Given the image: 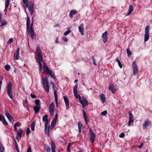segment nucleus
Masks as SVG:
<instances>
[{
  "label": "nucleus",
  "mask_w": 152,
  "mask_h": 152,
  "mask_svg": "<svg viewBox=\"0 0 152 152\" xmlns=\"http://www.w3.org/2000/svg\"><path fill=\"white\" fill-rule=\"evenodd\" d=\"M43 69L45 73H48L49 72H51L48 67L45 64L43 66Z\"/></svg>",
  "instance_id": "21"
},
{
  "label": "nucleus",
  "mask_w": 152,
  "mask_h": 152,
  "mask_svg": "<svg viewBox=\"0 0 152 152\" xmlns=\"http://www.w3.org/2000/svg\"><path fill=\"white\" fill-rule=\"evenodd\" d=\"M129 121L128 122V126H130L131 124L133 123L134 121V116L132 113L129 111Z\"/></svg>",
  "instance_id": "8"
},
{
  "label": "nucleus",
  "mask_w": 152,
  "mask_h": 152,
  "mask_svg": "<svg viewBox=\"0 0 152 152\" xmlns=\"http://www.w3.org/2000/svg\"><path fill=\"white\" fill-rule=\"evenodd\" d=\"M68 30L65 32L64 33V35L65 36H66L69 34L71 32V30H69V28H68Z\"/></svg>",
  "instance_id": "44"
},
{
  "label": "nucleus",
  "mask_w": 152,
  "mask_h": 152,
  "mask_svg": "<svg viewBox=\"0 0 152 152\" xmlns=\"http://www.w3.org/2000/svg\"><path fill=\"white\" fill-rule=\"evenodd\" d=\"M36 52L37 55L42 54L41 50L39 47H37L36 48Z\"/></svg>",
  "instance_id": "27"
},
{
  "label": "nucleus",
  "mask_w": 152,
  "mask_h": 152,
  "mask_svg": "<svg viewBox=\"0 0 152 152\" xmlns=\"http://www.w3.org/2000/svg\"><path fill=\"white\" fill-rule=\"evenodd\" d=\"M12 84L11 82H9L7 85V93L10 98L12 100L13 99V93L12 90Z\"/></svg>",
  "instance_id": "2"
},
{
  "label": "nucleus",
  "mask_w": 152,
  "mask_h": 152,
  "mask_svg": "<svg viewBox=\"0 0 152 152\" xmlns=\"http://www.w3.org/2000/svg\"><path fill=\"white\" fill-rule=\"evenodd\" d=\"M143 145H144V143L143 142H142L141 144V145H140L138 146V148L139 149H141L142 148V147Z\"/></svg>",
  "instance_id": "59"
},
{
  "label": "nucleus",
  "mask_w": 152,
  "mask_h": 152,
  "mask_svg": "<svg viewBox=\"0 0 152 152\" xmlns=\"http://www.w3.org/2000/svg\"><path fill=\"white\" fill-rule=\"evenodd\" d=\"M151 122L147 120H145L143 124H142V127L144 129L147 128L149 125H151Z\"/></svg>",
  "instance_id": "11"
},
{
  "label": "nucleus",
  "mask_w": 152,
  "mask_h": 152,
  "mask_svg": "<svg viewBox=\"0 0 152 152\" xmlns=\"http://www.w3.org/2000/svg\"><path fill=\"white\" fill-rule=\"evenodd\" d=\"M7 23V22L4 20H2L1 21V24L0 26L1 27L4 25H6Z\"/></svg>",
  "instance_id": "42"
},
{
  "label": "nucleus",
  "mask_w": 152,
  "mask_h": 152,
  "mask_svg": "<svg viewBox=\"0 0 152 152\" xmlns=\"http://www.w3.org/2000/svg\"><path fill=\"white\" fill-rule=\"evenodd\" d=\"M50 113L51 116L53 115L54 113V110H50Z\"/></svg>",
  "instance_id": "56"
},
{
  "label": "nucleus",
  "mask_w": 152,
  "mask_h": 152,
  "mask_svg": "<svg viewBox=\"0 0 152 152\" xmlns=\"http://www.w3.org/2000/svg\"><path fill=\"white\" fill-rule=\"evenodd\" d=\"M71 144L70 143H69L68 144L67 147L66 148V150L67 151V152H70V148L71 146Z\"/></svg>",
  "instance_id": "43"
},
{
  "label": "nucleus",
  "mask_w": 152,
  "mask_h": 152,
  "mask_svg": "<svg viewBox=\"0 0 152 152\" xmlns=\"http://www.w3.org/2000/svg\"><path fill=\"white\" fill-rule=\"evenodd\" d=\"M83 125L82 124H80V123H78V128H81V127Z\"/></svg>",
  "instance_id": "62"
},
{
  "label": "nucleus",
  "mask_w": 152,
  "mask_h": 152,
  "mask_svg": "<svg viewBox=\"0 0 152 152\" xmlns=\"http://www.w3.org/2000/svg\"><path fill=\"white\" fill-rule=\"evenodd\" d=\"M150 27L149 26H147L145 29V35L144 37V41H147L149 38V31Z\"/></svg>",
  "instance_id": "4"
},
{
  "label": "nucleus",
  "mask_w": 152,
  "mask_h": 152,
  "mask_svg": "<svg viewBox=\"0 0 152 152\" xmlns=\"http://www.w3.org/2000/svg\"><path fill=\"white\" fill-rule=\"evenodd\" d=\"M19 48H18L16 51L14 53V60H17L19 59Z\"/></svg>",
  "instance_id": "15"
},
{
  "label": "nucleus",
  "mask_w": 152,
  "mask_h": 152,
  "mask_svg": "<svg viewBox=\"0 0 152 152\" xmlns=\"http://www.w3.org/2000/svg\"><path fill=\"white\" fill-rule=\"evenodd\" d=\"M27 152H31V148L30 147H29L28 149Z\"/></svg>",
  "instance_id": "63"
},
{
  "label": "nucleus",
  "mask_w": 152,
  "mask_h": 152,
  "mask_svg": "<svg viewBox=\"0 0 152 152\" xmlns=\"http://www.w3.org/2000/svg\"><path fill=\"white\" fill-rule=\"evenodd\" d=\"M100 97L102 103V104L104 103L106 99V97L104 94H101L100 95Z\"/></svg>",
  "instance_id": "19"
},
{
  "label": "nucleus",
  "mask_w": 152,
  "mask_h": 152,
  "mask_svg": "<svg viewBox=\"0 0 152 152\" xmlns=\"http://www.w3.org/2000/svg\"><path fill=\"white\" fill-rule=\"evenodd\" d=\"M10 66L8 65L7 64L6 65L5 68L7 71H9L10 69Z\"/></svg>",
  "instance_id": "47"
},
{
  "label": "nucleus",
  "mask_w": 152,
  "mask_h": 152,
  "mask_svg": "<svg viewBox=\"0 0 152 152\" xmlns=\"http://www.w3.org/2000/svg\"><path fill=\"white\" fill-rule=\"evenodd\" d=\"M41 107L40 106H35L34 107V110L35 112V114H37L39 111Z\"/></svg>",
  "instance_id": "23"
},
{
  "label": "nucleus",
  "mask_w": 152,
  "mask_h": 152,
  "mask_svg": "<svg viewBox=\"0 0 152 152\" xmlns=\"http://www.w3.org/2000/svg\"><path fill=\"white\" fill-rule=\"evenodd\" d=\"M77 85L76 84L75 86L73 89V93L75 97L77 98H78L80 102L83 105V104L81 99V97L80 96V95L78 94L77 91Z\"/></svg>",
  "instance_id": "3"
},
{
  "label": "nucleus",
  "mask_w": 152,
  "mask_h": 152,
  "mask_svg": "<svg viewBox=\"0 0 152 152\" xmlns=\"http://www.w3.org/2000/svg\"><path fill=\"white\" fill-rule=\"evenodd\" d=\"M31 97L33 99H35L37 97L36 96V95L32 94H31Z\"/></svg>",
  "instance_id": "60"
},
{
  "label": "nucleus",
  "mask_w": 152,
  "mask_h": 152,
  "mask_svg": "<svg viewBox=\"0 0 152 152\" xmlns=\"http://www.w3.org/2000/svg\"><path fill=\"white\" fill-rule=\"evenodd\" d=\"M10 0H6L5 3V7H8L9 6Z\"/></svg>",
  "instance_id": "40"
},
{
  "label": "nucleus",
  "mask_w": 152,
  "mask_h": 152,
  "mask_svg": "<svg viewBox=\"0 0 152 152\" xmlns=\"http://www.w3.org/2000/svg\"><path fill=\"white\" fill-rule=\"evenodd\" d=\"M53 84V86L52 87L53 89V90H54V96H55V100L56 103V106L57 107H58V96L57 95V91L56 90H55V86L54 84L52 83Z\"/></svg>",
  "instance_id": "6"
},
{
  "label": "nucleus",
  "mask_w": 152,
  "mask_h": 152,
  "mask_svg": "<svg viewBox=\"0 0 152 152\" xmlns=\"http://www.w3.org/2000/svg\"><path fill=\"white\" fill-rule=\"evenodd\" d=\"M45 122V132H46V130L47 129L48 126V124L49 122V120H47L46 121H44Z\"/></svg>",
  "instance_id": "30"
},
{
  "label": "nucleus",
  "mask_w": 152,
  "mask_h": 152,
  "mask_svg": "<svg viewBox=\"0 0 152 152\" xmlns=\"http://www.w3.org/2000/svg\"><path fill=\"white\" fill-rule=\"evenodd\" d=\"M107 113V110H104L101 113L102 115H105Z\"/></svg>",
  "instance_id": "54"
},
{
  "label": "nucleus",
  "mask_w": 152,
  "mask_h": 152,
  "mask_svg": "<svg viewBox=\"0 0 152 152\" xmlns=\"http://www.w3.org/2000/svg\"><path fill=\"white\" fill-rule=\"evenodd\" d=\"M90 131L91 134L90 141L91 143H93L94 141L95 138V134L91 129H90Z\"/></svg>",
  "instance_id": "10"
},
{
  "label": "nucleus",
  "mask_w": 152,
  "mask_h": 152,
  "mask_svg": "<svg viewBox=\"0 0 152 152\" xmlns=\"http://www.w3.org/2000/svg\"><path fill=\"white\" fill-rule=\"evenodd\" d=\"M47 152H51L50 148L49 146H47L46 150Z\"/></svg>",
  "instance_id": "57"
},
{
  "label": "nucleus",
  "mask_w": 152,
  "mask_h": 152,
  "mask_svg": "<svg viewBox=\"0 0 152 152\" xmlns=\"http://www.w3.org/2000/svg\"><path fill=\"white\" fill-rule=\"evenodd\" d=\"M31 132V131L29 128H28L26 131V134L27 135H28Z\"/></svg>",
  "instance_id": "55"
},
{
  "label": "nucleus",
  "mask_w": 152,
  "mask_h": 152,
  "mask_svg": "<svg viewBox=\"0 0 152 152\" xmlns=\"http://www.w3.org/2000/svg\"><path fill=\"white\" fill-rule=\"evenodd\" d=\"M84 25L83 23H82L81 25L79 26L78 29L80 33L82 35H84V28L83 27Z\"/></svg>",
  "instance_id": "16"
},
{
  "label": "nucleus",
  "mask_w": 152,
  "mask_h": 152,
  "mask_svg": "<svg viewBox=\"0 0 152 152\" xmlns=\"http://www.w3.org/2000/svg\"><path fill=\"white\" fill-rule=\"evenodd\" d=\"M51 147L52 152H56L55 151L56 145L55 143L53 141H52L51 143Z\"/></svg>",
  "instance_id": "22"
},
{
  "label": "nucleus",
  "mask_w": 152,
  "mask_h": 152,
  "mask_svg": "<svg viewBox=\"0 0 152 152\" xmlns=\"http://www.w3.org/2000/svg\"><path fill=\"white\" fill-rule=\"evenodd\" d=\"M40 103V101L39 99H36L35 100V104L37 106H39V104Z\"/></svg>",
  "instance_id": "48"
},
{
  "label": "nucleus",
  "mask_w": 152,
  "mask_h": 152,
  "mask_svg": "<svg viewBox=\"0 0 152 152\" xmlns=\"http://www.w3.org/2000/svg\"><path fill=\"white\" fill-rule=\"evenodd\" d=\"M23 1L26 7H28V0H23Z\"/></svg>",
  "instance_id": "32"
},
{
  "label": "nucleus",
  "mask_w": 152,
  "mask_h": 152,
  "mask_svg": "<svg viewBox=\"0 0 152 152\" xmlns=\"http://www.w3.org/2000/svg\"><path fill=\"white\" fill-rule=\"evenodd\" d=\"M56 123H55V122L52 121L51 123V124L50 125V129L51 130L53 129L54 127L56 125Z\"/></svg>",
  "instance_id": "36"
},
{
  "label": "nucleus",
  "mask_w": 152,
  "mask_h": 152,
  "mask_svg": "<svg viewBox=\"0 0 152 152\" xmlns=\"http://www.w3.org/2000/svg\"><path fill=\"white\" fill-rule=\"evenodd\" d=\"M48 73L50 74V76L53 79H56V78L55 77L54 74L53 73V72L51 71V72H49Z\"/></svg>",
  "instance_id": "37"
},
{
  "label": "nucleus",
  "mask_w": 152,
  "mask_h": 152,
  "mask_svg": "<svg viewBox=\"0 0 152 152\" xmlns=\"http://www.w3.org/2000/svg\"><path fill=\"white\" fill-rule=\"evenodd\" d=\"M5 114L10 122L13 123L14 121V119L9 113L8 112H6Z\"/></svg>",
  "instance_id": "13"
},
{
  "label": "nucleus",
  "mask_w": 152,
  "mask_h": 152,
  "mask_svg": "<svg viewBox=\"0 0 152 152\" xmlns=\"http://www.w3.org/2000/svg\"><path fill=\"white\" fill-rule=\"evenodd\" d=\"M125 134L124 133H122L119 135V137L120 138H124L125 136Z\"/></svg>",
  "instance_id": "58"
},
{
  "label": "nucleus",
  "mask_w": 152,
  "mask_h": 152,
  "mask_svg": "<svg viewBox=\"0 0 152 152\" xmlns=\"http://www.w3.org/2000/svg\"><path fill=\"white\" fill-rule=\"evenodd\" d=\"M30 23V18L29 17L27 16L26 24L27 30L28 32L30 33L31 39H34V38L35 35L33 30H29Z\"/></svg>",
  "instance_id": "1"
},
{
  "label": "nucleus",
  "mask_w": 152,
  "mask_h": 152,
  "mask_svg": "<svg viewBox=\"0 0 152 152\" xmlns=\"http://www.w3.org/2000/svg\"><path fill=\"white\" fill-rule=\"evenodd\" d=\"M127 54L129 56L131 55V52L130 51L129 48H128L127 49Z\"/></svg>",
  "instance_id": "51"
},
{
  "label": "nucleus",
  "mask_w": 152,
  "mask_h": 152,
  "mask_svg": "<svg viewBox=\"0 0 152 152\" xmlns=\"http://www.w3.org/2000/svg\"><path fill=\"white\" fill-rule=\"evenodd\" d=\"M133 8L134 7L131 4L129 5L128 9L127 14L126 15V16L129 15L133 12Z\"/></svg>",
  "instance_id": "18"
},
{
  "label": "nucleus",
  "mask_w": 152,
  "mask_h": 152,
  "mask_svg": "<svg viewBox=\"0 0 152 152\" xmlns=\"http://www.w3.org/2000/svg\"><path fill=\"white\" fill-rule=\"evenodd\" d=\"M34 23L32 21L30 25V30H33V26Z\"/></svg>",
  "instance_id": "53"
},
{
  "label": "nucleus",
  "mask_w": 152,
  "mask_h": 152,
  "mask_svg": "<svg viewBox=\"0 0 152 152\" xmlns=\"http://www.w3.org/2000/svg\"><path fill=\"white\" fill-rule=\"evenodd\" d=\"M54 104L53 102H52L49 106V110H54Z\"/></svg>",
  "instance_id": "35"
},
{
  "label": "nucleus",
  "mask_w": 152,
  "mask_h": 152,
  "mask_svg": "<svg viewBox=\"0 0 152 152\" xmlns=\"http://www.w3.org/2000/svg\"><path fill=\"white\" fill-rule=\"evenodd\" d=\"M35 125V121H34L31 125V129L32 131H34V127Z\"/></svg>",
  "instance_id": "33"
},
{
  "label": "nucleus",
  "mask_w": 152,
  "mask_h": 152,
  "mask_svg": "<svg viewBox=\"0 0 152 152\" xmlns=\"http://www.w3.org/2000/svg\"><path fill=\"white\" fill-rule=\"evenodd\" d=\"M37 57L38 58H37L38 59H39V60L41 61L42 62V54H39L37 55Z\"/></svg>",
  "instance_id": "39"
},
{
  "label": "nucleus",
  "mask_w": 152,
  "mask_h": 152,
  "mask_svg": "<svg viewBox=\"0 0 152 152\" xmlns=\"http://www.w3.org/2000/svg\"><path fill=\"white\" fill-rule=\"evenodd\" d=\"M50 129V127L49 126L46 130V132H45L46 133H47L48 136L49 137L50 136L49 134Z\"/></svg>",
  "instance_id": "45"
},
{
  "label": "nucleus",
  "mask_w": 152,
  "mask_h": 152,
  "mask_svg": "<svg viewBox=\"0 0 152 152\" xmlns=\"http://www.w3.org/2000/svg\"><path fill=\"white\" fill-rule=\"evenodd\" d=\"M13 40L14 39L13 38H10L9 39L8 41L7 42V43L8 44H10L11 43L13 42Z\"/></svg>",
  "instance_id": "46"
},
{
  "label": "nucleus",
  "mask_w": 152,
  "mask_h": 152,
  "mask_svg": "<svg viewBox=\"0 0 152 152\" xmlns=\"http://www.w3.org/2000/svg\"><path fill=\"white\" fill-rule=\"evenodd\" d=\"M4 148L2 144L0 145V152H4Z\"/></svg>",
  "instance_id": "38"
},
{
  "label": "nucleus",
  "mask_w": 152,
  "mask_h": 152,
  "mask_svg": "<svg viewBox=\"0 0 152 152\" xmlns=\"http://www.w3.org/2000/svg\"><path fill=\"white\" fill-rule=\"evenodd\" d=\"M77 13V11L75 10H73L70 11L69 16L72 18L73 17V15L76 14Z\"/></svg>",
  "instance_id": "20"
},
{
  "label": "nucleus",
  "mask_w": 152,
  "mask_h": 152,
  "mask_svg": "<svg viewBox=\"0 0 152 152\" xmlns=\"http://www.w3.org/2000/svg\"><path fill=\"white\" fill-rule=\"evenodd\" d=\"M57 118H58V114H57L56 115H55L54 118L52 121L55 122V123H56V121L57 120Z\"/></svg>",
  "instance_id": "50"
},
{
  "label": "nucleus",
  "mask_w": 152,
  "mask_h": 152,
  "mask_svg": "<svg viewBox=\"0 0 152 152\" xmlns=\"http://www.w3.org/2000/svg\"><path fill=\"white\" fill-rule=\"evenodd\" d=\"M34 6L32 2H30V5L28 7V10L30 13L31 15L34 12Z\"/></svg>",
  "instance_id": "14"
},
{
  "label": "nucleus",
  "mask_w": 152,
  "mask_h": 152,
  "mask_svg": "<svg viewBox=\"0 0 152 152\" xmlns=\"http://www.w3.org/2000/svg\"><path fill=\"white\" fill-rule=\"evenodd\" d=\"M37 60L38 62V63L39 64V70H41L42 68V65L41 62L40 61L39 59L37 58Z\"/></svg>",
  "instance_id": "31"
},
{
  "label": "nucleus",
  "mask_w": 152,
  "mask_h": 152,
  "mask_svg": "<svg viewBox=\"0 0 152 152\" xmlns=\"http://www.w3.org/2000/svg\"><path fill=\"white\" fill-rule=\"evenodd\" d=\"M83 117L86 123V124H88V121L86 118V112L85 111L83 110Z\"/></svg>",
  "instance_id": "29"
},
{
  "label": "nucleus",
  "mask_w": 152,
  "mask_h": 152,
  "mask_svg": "<svg viewBox=\"0 0 152 152\" xmlns=\"http://www.w3.org/2000/svg\"><path fill=\"white\" fill-rule=\"evenodd\" d=\"M92 59L93 64H94L95 65H96V59L95 58V56H92Z\"/></svg>",
  "instance_id": "49"
},
{
  "label": "nucleus",
  "mask_w": 152,
  "mask_h": 152,
  "mask_svg": "<svg viewBox=\"0 0 152 152\" xmlns=\"http://www.w3.org/2000/svg\"><path fill=\"white\" fill-rule=\"evenodd\" d=\"M64 98L66 104V107L67 109H68L69 108V103L68 99L65 96H64Z\"/></svg>",
  "instance_id": "17"
},
{
  "label": "nucleus",
  "mask_w": 152,
  "mask_h": 152,
  "mask_svg": "<svg viewBox=\"0 0 152 152\" xmlns=\"http://www.w3.org/2000/svg\"><path fill=\"white\" fill-rule=\"evenodd\" d=\"M27 104V100L26 99V100L25 101V102H23V104L24 106H25V105L26 104Z\"/></svg>",
  "instance_id": "64"
},
{
  "label": "nucleus",
  "mask_w": 152,
  "mask_h": 152,
  "mask_svg": "<svg viewBox=\"0 0 152 152\" xmlns=\"http://www.w3.org/2000/svg\"><path fill=\"white\" fill-rule=\"evenodd\" d=\"M42 81L43 85L48 84V80L46 77H45V78H43Z\"/></svg>",
  "instance_id": "24"
},
{
  "label": "nucleus",
  "mask_w": 152,
  "mask_h": 152,
  "mask_svg": "<svg viewBox=\"0 0 152 152\" xmlns=\"http://www.w3.org/2000/svg\"><path fill=\"white\" fill-rule=\"evenodd\" d=\"M15 125H16V127L17 126H20L21 125V124L20 122H17L16 123H15Z\"/></svg>",
  "instance_id": "61"
},
{
  "label": "nucleus",
  "mask_w": 152,
  "mask_h": 152,
  "mask_svg": "<svg viewBox=\"0 0 152 152\" xmlns=\"http://www.w3.org/2000/svg\"><path fill=\"white\" fill-rule=\"evenodd\" d=\"M13 139H14V141L15 142V149H16V151H17L18 152V151H19V150L18 148V147L17 143V142H16L14 137H13Z\"/></svg>",
  "instance_id": "28"
},
{
  "label": "nucleus",
  "mask_w": 152,
  "mask_h": 152,
  "mask_svg": "<svg viewBox=\"0 0 152 152\" xmlns=\"http://www.w3.org/2000/svg\"><path fill=\"white\" fill-rule=\"evenodd\" d=\"M115 61L118 63V65L121 68H122V65L121 64V63L119 59L118 58H117L115 59Z\"/></svg>",
  "instance_id": "34"
},
{
  "label": "nucleus",
  "mask_w": 152,
  "mask_h": 152,
  "mask_svg": "<svg viewBox=\"0 0 152 152\" xmlns=\"http://www.w3.org/2000/svg\"><path fill=\"white\" fill-rule=\"evenodd\" d=\"M43 86L45 90L48 92H49V86L48 84H47L46 85H43Z\"/></svg>",
  "instance_id": "25"
},
{
  "label": "nucleus",
  "mask_w": 152,
  "mask_h": 152,
  "mask_svg": "<svg viewBox=\"0 0 152 152\" xmlns=\"http://www.w3.org/2000/svg\"><path fill=\"white\" fill-rule=\"evenodd\" d=\"M81 100L83 103V105L82 104V107L83 108H85L86 106L88 105V102L86 98L84 96H83L82 97H81Z\"/></svg>",
  "instance_id": "7"
},
{
  "label": "nucleus",
  "mask_w": 152,
  "mask_h": 152,
  "mask_svg": "<svg viewBox=\"0 0 152 152\" xmlns=\"http://www.w3.org/2000/svg\"><path fill=\"white\" fill-rule=\"evenodd\" d=\"M17 135L20 137H21L22 136L21 134L23 132V130L21 129H20L19 130H17Z\"/></svg>",
  "instance_id": "26"
},
{
  "label": "nucleus",
  "mask_w": 152,
  "mask_h": 152,
  "mask_svg": "<svg viewBox=\"0 0 152 152\" xmlns=\"http://www.w3.org/2000/svg\"><path fill=\"white\" fill-rule=\"evenodd\" d=\"M133 68V74L134 75H136L137 74L138 68L136 64V61H134L132 64Z\"/></svg>",
  "instance_id": "5"
},
{
  "label": "nucleus",
  "mask_w": 152,
  "mask_h": 152,
  "mask_svg": "<svg viewBox=\"0 0 152 152\" xmlns=\"http://www.w3.org/2000/svg\"><path fill=\"white\" fill-rule=\"evenodd\" d=\"M48 116L47 115H44L43 118H42V121H46L48 120Z\"/></svg>",
  "instance_id": "41"
},
{
  "label": "nucleus",
  "mask_w": 152,
  "mask_h": 152,
  "mask_svg": "<svg viewBox=\"0 0 152 152\" xmlns=\"http://www.w3.org/2000/svg\"><path fill=\"white\" fill-rule=\"evenodd\" d=\"M108 89L113 94H115L116 90L114 88V86L113 84H110L109 86Z\"/></svg>",
  "instance_id": "12"
},
{
  "label": "nucleus",
  "mask_w": 152,
  "mask_h": 152,
  "mask_svg": "<svg viewBox=\"0 0 152 152\" xmlns=\"http://www.w3.org/2000/svg\"><path fill=\"white\" fill-rule=\"evenodd\" d=\"M3 124L5 125H8V123L6 120L5 118H4L3 120L2 121Z\"/></svg>",
  "instance_id": "52"
},
{
  "label": "nucleus",
  "mask_w": 152,
  "mask_h": 152,
  "mask_svg": "<svg viewBox=\"0 0 152 152\" xmlns=\"http://www.w3.org/2000/svg\"><path fill=\"white\" fill-rule=\"evenodd\" d=\"M102 40L104 43H106L107 42L108 40L107 32V31H105L102 35Z\"/></svg>",
  "instance_id": "9"
}]
</instances>
